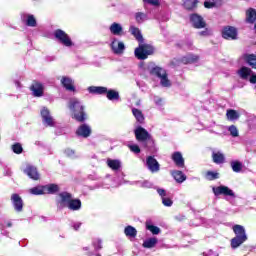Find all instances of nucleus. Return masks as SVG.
<instances>
[{
  "label": "nucleus",
  "instance_id": "40",
  "mask_svg": "<svg viewBox=\"0 0 256 256\" xmlns=\"http://www.w3.org/2000/svg\"><path fill=\"white\" fill-rule=\"evenodd\" d=\"M196 61H199V56L193 54H188L187 56L182 58V62H184L185 64L196 63Z\"/></svg>",
  "mask_w": 256,
  "mask_h": 256
},
{
  "label": "nucleus",
  "instance_id": "10",
  "mask_svg": "<svg viewBox=\"0 0 256 256\" xmlns=\"http://www.w3.org/2000/svg\"><path fill=\"white\" fill-rule=\"evenodd\" d=\"M41 117L44 125L46 127H53L55 125V120L53 119V116H51V112L48 108L44 107L41 110Z\"/></svg>",
  "mask_w": 256,
  "mask_h": 256
},
{
  "label": "nucleus",
  "instance_id": "32",
  "mask_svg": "<svg viewBox=\"0 0 256 256\" xmlns=\"http://www.w3.org/2000/svg\"><path fill=\"white\" fill-rule=\"evenodd\" d=\"M244 59L252 69H256V55L255 54H246L244 55Z\"/></svg>",
  "mask_w": 256,
  "mask_h": 256
},
{
  "label": "nucleus",
  "instance_id": "46",
  "mask_svg": "<svg viewBox=\"0 0 256 256\" xmlns=\"http://www.w3.org/2000/svg\"><path fill=\"white\" fill-rule=\"evenodd\" d=\"M12 151L16 153V155H21V153H23V146H21L20 143L13 144Z\"/></svg>",
  "mask_w": 256,
  "mask_h": 256
},
{
  "label": "nucleus",
  "instance_id": "51",
  "mask_svg": "<svg viewBox=\"0 0 256 256\" xmlns=\"http://www.w3.org/2000/svg\"><path fill=\"white\" fill-rule=\"evenodd\" d=\"M162 204L164 207H171L173 205V200H171V198L165 197L162 199Z\"/></svg>",
  "mask_w": 256,
  "mask_h": 256
},
{
  "label": "nucleus",
  "instance_id": "55",
  "mask_svg": "<svg viewBox=\"0 0 256 256\" xmlns=\"http://www.w3.org/2000/svg\"><path fill=\"white\" fill-rule=\"evenodd\" d=\"M140 187H143L144 189H151V187H153V184L149 181H144L140 183Z\"/></svg>",
  "mask_w": 256,
  "mask_h": 256
},
{
  "label": "nucleus",
  "instance_id": "57",
  "mask_svg": "<svg viewBox=\"0 0 256 256\" xmlns=\"http://www.w3.org/2000/svg\"><path fill=\"white\" fill-rule=\"evenodd\" d=\"M154 103H156V105H163V99L155 96L154 97Z\"/></svg>",
  "mask_w": 256,
  "mask_h": 256
},
{
  "label": "nucleus",
  "instance_id": "47",
  "mask_svg": "<svg viewBox=\"0 0 256 256\" xmlns=\"http://www.w3.org/2000/svg\"><path fill=\"white\" fill-rule=\"evenodd\" d=\"M206 179L208 181H215V179H219V173L208 171L206 173Z\"/></svg>",
  "mask_w": 256,
  "mask_h": 256
},
{
  "label": "nucleus",
  "instance_id": "20",
  "mask_svg": "<svg viewBox=\"0 0 256 256\" xmlns=\"http://www.w3.org/2000/svg\"><path fill=\"white\" fill-rule=\"evenodd\" d=\"M31 89L34 97H43V91L45 90L43 84L40 82H34Z\"/></svg>",
  "mask_w": 256,
  "mask_h": 256
},
{
  "label": "nucleus",
  "instance_id": "19",
  "mask_svg": "<svg viewBox=\"0 0 256 256\" xmlns=\"http://www.w3.org/2000/svg\"><path fill=\"white\" fill-rule=\"evenodd\" d=\"M110 33L116 35V37L123 36V26L117 22H114L109 27Z\"/></svg>",
  "mask_w": 256,
  "mask_h": 256
},
{
  "label": "nucleus",
  "instance_id": "8",
  "mask_svg": "<svg viewBox=\"0 0 256 256\" xmlns=\"http://www.w3.org/2000/svg\"><path fill=\"white\" fill-rule=\"evenodd\" d=\"M23 173H25V175H27L30 179H32L33 181H39L40 179V175H39V171H37V167L31 165V164H27L25 168H23Z\"/></svg>",
  "mask_w": 256,
  "mask_h": 256
},
{
  "label": "nucleus",
  "instance_id": "6",
  "mask_svg": "<svg viewBox=\"0 0 256 256\" xmlns=\"http://www.w3.org/2000/svg\"><path fill=\"white\" fill-rule=\"evenodd\" d=\"M190 24L194 27V29H205V27H207L205 18L197 13L190 15Z\"/></svg>",
  "mask_w": 256,
  "mask_h": 256
},
{
  "label": "nucleus",
  "instance_id": "26",
  "mask_svg": "<svg viewBox=\"0 0 256 256\" xmlns=\"http://www.w3.org/2000/svg\"><path fill=\"white\" fill-rule=\"evenodd\" d=\"M106 163L107 166L112 169V171H119V169H121V162L119 160L108 158Z\"/></svg>",
  "mask_w": 256,
  "mask_h": 256
},
{
  "label": "nucleus",
  "instance_id": "27",
  "mask_svg": "<svg viewBox=\"0 0 256 256\" xmlns=\"http://www.w3.org/2000/svg\"><path fill=\"white\" fill-rule=\"evenodd\" d=\"M172 177L175 179L176 183H183L187 180V176L179 170L172 171Z\"/></svg>",
  "mask_w": 256,
  "mask_h": 256
},
{
  "label": "nucleus",
  "instance_id": "28",
  "mask_svg": "<svg viewBox=\"0 0 256 256\" xmlns=\"http://www.w3.org/2000/svg\"><path fill=\"white\" fill-rule=\"evenodd\" d=\"M131 35L135 37L140 43H143V35H141V30L135 26H131L129 29Z\"/></svg>",
  "mask_w": 256,
  "mask_h": 256
},
{
  "label": "nucleus",
  "instance_id": "12",
  "mask_svg": "<svg viewBox=\"0 0 256 256\" xmlns=\"http://www.w3.org/2000/svg\"><path fill=\"white\" fill-rule=\"evenodd\" d=\"M238 75L240 79H244L245 81L249 80L251 82V77L256 75V73H254L251 68L243 66L238 70Z\"/></svg>",
  "mask_w": 256,
  "mask_h": 256
},
{
  "label": "nucleus",
  "instance_id": "4",
  "mask_svg": "<svg viewBox=\"0 0 256 256\" xmlns=\"http://www.w3.org/2000/svg\"><path fill=\"white\" fill-rule=\"evenodd\" d=\"M212 191L215 197H219L220 195H222L223 197H230L231 199H235V197H237L235 195V192L225 185L213 186Z\"/></svg>",
  "mask_w": 256,
  "mask_h": 256
},
{
  "label": "nucleus",
  "instance_id": "39",
  "mask_svg": "<svg viewBox=\"0 0 256 256\" xmlns=\"http://www.w3.org/2000/svg\"><path fill=\"white\" fill-rule=\"evenodd\" d=\"M106 97L109 99V101H118L119 92L115 90H107Z\"/></svg>",
  "mask_w": 256,
  "mask_h": 256
},
{
  "label": "nucleus",
  "instance_id": "31",
  "mask_svg": "<svg viewBox=\"0 0 256 256\" xmlns=\"http://www.w3.org/2000/svg\"><path fill=\"white\" fill-rule=\"evenodd\" d=\"M246 21L247 23H255L256 21V10L250 8L246 11Z\"/></svg>",
  "mask_w": 256,
  "mask_h": 256
},
{
  "label": "nucleus",
  "instance_id": "30",
  "mask_svg": "<svg viewBox=\"0 0 256 256\" xmlns=\"http://www.w3.org/2000/svg\"><path fill=\"white\" fill-rule=\"evenodd\" d=\"M151 74L155 75L159 79H162L163 77H165L167 75V71L161 67H154L151 70Z\"/></svg>",
  "mask_w": 256,
  "mask_h": 256
},
{
  "label": "nucleus",
  "instance_id": "35",
  "mask_svg": "<svg viewBox=\"0 0 256 256\" xmlns=\"http://www.w3.org/2000/svg\"><path fill=\"white\" fill-rule=\"evenodd\" d=\"M226 117H227L228 121H237V119H239L240 115H239V112H237V110L229 109L226 112Z\"/></svg>",
  "mask_w": 256,
  "mask_h": 256
},
{
  "label": "nucleus",
  "instance_id": "22",
  "mask_svg": "<svg viewBox=\"0 0 256 256\" xmlns=\"http://www.w3.org/2000/svg\"><path fill=\"white\" fill-rule=\"evenodd\" d=\"M132 115L135 117L137 123H139L140 125H143V123H145V115L143 114V111L132 107Z\"/></svg>",
  "mask_w": 256,
  "mask_h": 256
},
{
  "label": "nucleus",
  "instance_id": "2",
  "mask_svg": "<svg viewBox=\"0 0 256 256\" xmlns=\"http://www.w3.org/2000/svg\"><path fill=\"white\" fill-rule=\"evenodd\" d=\"M54 37L56 41H58V43H60L64 47H68L69 49H71V47H74L75 45V43H73V40H71V36H69V34L61 29H57L54 32Z\"/></svg>",
  "mask_w": 256,
  "mask_h": 256
},
{
  "label": "nucleus",
  "instance_id": "17",
  "mask_svg": "<svg viewBox=\"0 0 256 256\" xmlns=\"http://www.w3.org/2000/svg\"><path fill=\"white\" fill-rule=\"evenodd\" d=\"M75 82H73V79L67 77V76H63L61 78V84L63 85V87L65 88L66 91H72L75 92Z\"/></svg>",
  "mask_w": 256,
  "mask_h": 256
},
{
  "label": "nucleus",
  "instance_id": "60",
  "mask_svg": "<svg viewBox=\"0 0 256 256\" xmlns=\"http://www.w3.org/2000/svg\"><path fill=\"white\" fill-rule=\"evenodd\" d=\"M15 85L18 89H21V82L15 81Z\"/></svg>",
  "mask_w": 256,
  "mask_h": 256
},
{
  "label": "nucleus",
  "instance_id": "29",
  "mask_svg": "<svg viewBox=\"0 0 256 256\" xmlns=\"http://www.w3.org/2000/svg\"><path fill=\"white\" fill-rule=\"evenodd\" d=\"M57 191H59V186L56 184H48L44 186L45 195H53L54 193H57Z\"/></svg>",
  "mask_w": 256,
  "mask_h": 256
},
{
  "label": "nucleus",
  "instance_id": "25",
  "mask_svg": "<svg viewBox=\"0 0 256 256\" xmlns=\"http://www.w3.org/2000/svg\"><path fill=\"white\" fill-rule=\"evenodd\" d=\"M232 230L235 234V237H247V232L245 231V227L239 224H236L232 227Z\"/></svg>",
  "mask_w": 256,
  "mask_h": 256
},
{
  "label": "nucleus",
  "instance_id": "3",
  "mask_svg": "<svg viewBox=\"0 0 256 256\" xmlns=\"http://www.w3.org/2000/svg\"><path fill=\"white\" fill-rule=\"evenodd\" d=\"M153 51H155L153 46L140 43L139 47L135 49L134 53L137 59L145 60L147 57H149V55H153Z\"/></svg>",
  "mask_w": 256,
  "mask_h": 256
},
{
  "label": "nucleus",
  "instance_id": "54",
  "mask_svg": "<svg viewBox=\"0 0 256 256\" xmlns=\"http://www.w3.org/2000/svg\"><path fill=\"white\" fill-rule=\"evenodd\" d=\"M217 4L215 2H211V1H206L204 2V7L206 9H213V7H216Z\"/></svg>",
  "mask_w": 256,
  "mask_h": 256
},
{
  "label": "nucleus",
  "instance_id": "45",
  "mask_svg": "<svg viewBox=\"0 0 256 256\" xmlns=\"http://www.w3.org/2000/svg\"><path fill=\"white\" fill-rule=\"evenodd\" d=\"M228 131L231 137H239V129L235 125H231L228 127Z\"/></svg>",
  "mask_w": 256,
  "mask_h": 256
},
{
  "label": "nucleus",
  "instance_id": "1",
  "mask_svg": "<svg viewBox=\"0 0 256 256\" xmlns=\"http://www.w3.org/2000/svg\"><path fill=\"white\" fill-rule=\"evenodd\" d=\"M68 107L72 113L73 119H75L79 123H83L84 121H87L85 106H83V103L79 99L77 98L70 99Z\"/></svg>",
  "mask_w": 256,
  "mask_h": 256
},
{
  "label": "nucleus",
  "instance_id": "16",
  "mask_svg": "<svg viewBox=\"0 0 256 256\" xmlns=\"http://www.w3.org/2000/svg\"><path fill=\"white\" fill-rule=\"evenodd\" d=\"M146 165L151 173H157V171H159V162H157V159H154L152 156L147 158Z\"/></svg>",
  "mask_w": 256,
  "mask_h": 256
},
{
  "label": "nucleus",
  "instance_id": "49",
  "mask_svg": "<svg viewBox=\"0 0 256 256\" xmlns=\"http://www.w3.org/2000/svg\"><path fill=\"white\" fill-rule=\"evenodd\" d=\"M144 3H148V5H152V7H160L161 0H143Z\"/></svg>",
  "mask_w": 256,
  "mask_h": 256
},
{
  "label": "nucleus",
  "instance_id": "11",
  "mask_svg": "<svg viewBox=\"0 0 256 256\" xmlns=\"http://www.w3.org/2000/svg\"><path fill=\"white\" fill-rule=\"evenodd\" d=\"M91 132V126H89L88 124H81L76 130V135H78V137H83L84 139H87V137L91 136Z\"/></svg>",
  "mask_w": 256,
  "mask_h": 256
},
{
  "label": "nucleus",
  "instance_id": "43",
  "mask_svg": "<svg viewBox=\"0 0 256 256\" xmlns=\"http://www.w3.org/2000/svg\"><path fill=\"white\" fill-rule=\"evenodd\" d=\"M231 167L235 173H239L243 169V164L239 161H234L231 163Z\"/></svg>",
  "mask_w": 256,
  "mask_h": 256
},
{
  "label": "nucleus",
  "instance_id": "53",
  "mask_svg": "<svg viewBox=\"0 0 256 256\" xmlns=\"http://www.w3.org/2000/svg\"><path fill=\"white\" fill-rule=\"evenodd\" d=\"M156 191L158 195H160L161 199H165V197H167V190L163 188H157Z\"/></svg>",
  "mask_w": 256,
  "mask_h": 256
},
{
  "label": "nucleus",
  "instance_id": "61",
  "mask_svg": "<svg viewBox=\"0 0 256 256\" xmlns=\"http://www.w3.org/2000/svg\"><path fill=\"white\" fill-rule=\"evenodd\" d=\"M140 105H141V100H138V101L136 102V106L139 107Z\"/></svg>",
  "mask_w": 256,
  "mask_h": 256
},
{
  "label": "nucleus",
  "instance_id": "18",
  "mask_svg": "<svg viewBox=\"0 0 256 256\" xmlns=\"http://www.w3.org/2000/svg\"><path fill=\"white\" fill-rule=\"evenodd\" d=\"M171 159L174 161L177 167H185V159L183 158V154H181V152H174L171 156Z\"/></svg>",
  "mask_w": 256,
  "mask_h": 256
},
{
  "label": "nucleus",
  "instance_id": "58",
  "mask_svg": "<svg viewBox=\"0 0 256 256\" xmlns=\"http://www.w3.org/2000/svg\"><path fill=\"white\" fill-rule=\"evenodd\" d=\"M94 247H95V249H101V248H102V246H101V240H96V241L94 242Z\"/></svg>",
  "mask_w": 256,
  "mask_h": 256
},
{
  "label": "nucleus",
  "instance_id": "44",
  "mask_svg": "<svg viewBox=\"0 0 256 256\" xmlns=\"http://www.w3.org/2000/svg\"><path fill=\"white\" fill-rule=\"evenodd\" d=\"M160 85L161 87H171V80H169L167 74L160 78Z\"/></svg>",
  "mask_w": 256,
  "mask_h": 256
},
{
  "label": "nucleus",
  "instance_id": "24",
  "mask_svg": "<svg viewBox=\"0 0 256 256\" xmlns=\"http://www.w3.org/2000/svg\"><path fill=\"white\" fill-rule=\"evenodd\" d=\"M67 209L70 211H79L81 209V200L79 199H70V202H68V206H66Z\"/></svg>",
  "mask_w": 256,
  "mask_h": 256
},
{
  "label": "nucleus",
  "instance_id": "7",
  "mask_svg": "<svg viewBox=\"0 0 256 256\" xmlns=\"http://www.w3.org/2000/svg\"><path fill=\"white\" fill-rule=\"evenodd\" d=\"M110 47L114 55H123L125 53V43L117 38L112 39Z\"/></svg>",
  "mask_w": 256,
  "mask_h": 256
},
{
  "label": "nucleus",
  "instance_id": "34",
  "mask_svg": "<svg viewBox=\"0 0 256 256\" xmlns=\"http://www.w3.org/2000/svg\"><path fill=\"white\" fill-rule=\"evenodd\" d=\"M158 243V240L157 238L153 237V238H148L146 239L142 246L145 248V249H153V247H155V245H157Z\"/></svg>",
  "mask_w": 256,
  "mask_h": 256
},
{
  "label": "nucleus",
  "instance_id": "36",
  "mask_svg": "<svg viewBox=\"0 0 256 256\" xmlns=\"http://www.w3.org/2000/svg\"><path fill=\"white\" fill-rule=\"evenodd\" d=\"M212 157H213L214 163H218V164L225 163V155H223V153L221 152H213Z\"/></svg>",
  "mask_w": 256,
  "mask_h": 256
},
{
  "label": "nucleus",
  "instance_id": "15",
  "mask_svg": "<svg viewBox=\"0 0 256 256\" xmlns=\"http://www.w3.org/2000/svg\"><path fill=\"white\" fill-rule=\"evenodd\" d=\"M222 37L224 39H237V29L235 27H226L222 31Z\"/></svg>",
  "mask_w": 256,
  "mask_h": 256
},
{
  "label": "nucleus",
  "instance_id": "9",
  "mask_svg": "<svg viewBox=\"0 0 256 256\" xmlns=\"http://www.w3.org/2000/svg\"><path fill=\"white\" fill-rule=\"evenodd\" d=\"M134 134L137 141H142V142L151 141V134H149V132L141 126H138L135 129Z\"/></svg>",
  "mask_w": 256,
  "mask_h": 256
},
{
  "label": "nucleus",
  "instance_id": "50",
  "mask_svg": "<svg viewBox=\"0 0 256 256\" xmlns=\"http://www.w3.org/2000/svg\"><path fill=\"white\" fill-rule=\"evenodd\" d=\"M128 147L132 153H141V148L137 144H129Z\"/></svg>",
  "mask_w": 256,
  "mask_h": 256
},
{
  "label": "nucleus",
  "instance_id": "33",
  "mask_svg": "<svg viewBox=\"0 0 256 256\" xmlns=\"http://www.w3.org/2000/svg\"><path fill=\"white\" fill-rule=\"evenodd\" d=\"M124 234L130 239H135V237H137V229H135L133 226H127L124 229Z\"/></svg>",
  "mask_w": 256,
  "mask_h": 256
},
{
  "label": "nucleus",
  "instance_id": "23",
  "mask_svg": "<svg viewBox=\"0 0 256 256\" xmlns=\"http://www.w3.org/2000/svg\"><path fill=\"white\" fill-rule=\"evenodd\" d=\"M87 90L92 95H103L104 93H107V87L103 86H90Z\"/></svg>",
  "mask_w": 256,
  "mask_h": 256
},
{
  "label": "nucleus",
  "instance_id": "14",
  "mask_svg": "<svg viewBox=\"0 0 256 256\" xmlns=\"http://www.w3.org/2000/svg\"><path fill=\"white\" fill-rule=\"evenodd\" d=\"M11 201L14 210L17 211V213H21V211H23V199H21L18 194H12Z\"/></svg>",
  "mask_w": 256,
  "mask_h": 256
},
{
  "label": "nucleus",
  "instance_id": "37",
  "mask_svg": "<svg viewBox=\"0 0 256 256\" xmlns=\"http://www.w3.org/2000/svg\"><path fill=\"white\" fill-rule=\"evenodd\" d=\"M31 195H45V186H36L29 189Z\"/></svg>",
  "mask_w": 256,
  "mask_h": 256
},
{
  "label": "nucleus",
  "instance_id": "59",
  "mask_svg": "<svg viewBox=\"0 0 256 256\" xmlns=\"http://www.w3.org/2000/svg\"><path fill=\"white\" fill-rule=\"evenodd\" d=\"M79 227H81V223L77 222L76 224H74L75 231H77V229H79Z\"/></svg>",
  "mask_w": 256,
  "mask_h": 256
},
{
  "label": "nucleus",
  "instance_id": "48",
  "mask_svg": "<svg viewBox=\"0 0 256 256\" xmlns=\"http://www.w3.org/2000/svg\"><path fill=\"white\" fill-rule=\"evenodd\" d=\"M64 153H65V156L66 157H70V159H75V157H77V154L74 152V150L73 149H71V148H67L65 151H64Z\"/></svg>",
  "mask_w": 256,
  "mask_h": 256
},
{
  "label": "nucleus",
  "instance_id": "52",
  "mask_svg": "<svg viewBox=\"0 0 256 256\" xmlns=\"http://www.w3.org/2000/svg\"><path fill=\"white\" fill-rule=\"evenodd\" d=\"M198 35L200 37H209V35H211V30H209L208 28H205L204 30L198 32Z\"/></svg>",
  "mask_w": 256,
  "mask_h": 256
},
{
  "label": "nucleus",
  "instance_id": "13",
  "mask_svg": "<svg viewBox=\"0 0 256 256\" xmlns=\"http://www.w3.org/2000/svg\"><path fill=\"white\" fill-rule=\"evenodd\" d=\"M21 20L27 27H37V19L33 14L23 13L21 14Z\"/></svg>",
  "mask_w": 256,
  "mask_h": 256
},
{
  "label": "nucleus",
  "instance_id": "42",
  "mask_svg": "<svg viewBox=\"0 0 256 256\" xmlns=\"http://www.w3.org/2000/svg\"><path fill=\"white\" fill-rule=\"evenodd\" d=\"M149 19V16L143 12H137L135 14V20L137 23H144V21H147Z\"/></svg>",
  "mask_w": 256,
  "mask_h": 256
},
{
  "label": "nucleus",
  "instance_id": "5",
  "mask_svg": "<svg viewBox=\"0 0 256 256\" xmlns=\"http://www.w3.org/2000/svg\"><path fill=\"white\" fill-rule=\"evenodd\" d=\"M72 198H73V195H71V193H69V192L59 193L56 198V203H57L58 209H65V207H67L69 205Z\"/></svg>",
  "mask_w": 256,
  "mask_h": 256
},
{
  "label": "nucleus",
  "instance_id": "21",
  "mask_svg": "<svg viewBox=\"0 0 256 256\" xmlns=\"http://www.w3.org/2000/svg\"><path fill=\"white\" fill-rule=\"evenodd\" d=\"M248 237L243 236V237H237L235 236L234 238L231 239L230 245L232 249H239L247 241Z\"/></svg>",
  "mask_w": 256,
  "mask_h": 256
},
{
  "label": "nucleus",
  "instance_id": "41",
  "mask_svg": "<svg viewBox=\"0 0 256 256\" xmlns=\"http://www.w3.org/2000/svg\"><path fill=\"white\" fill-rule=\"evenodd\" d=\"M183 5L185 9L191 11V9H195V7H197V0H183Z\"/></svg>",
  "mask_w": 256,
  "mask_h": 256
},
{
  "label": "nucleus",
  "instance_id": "38",
  "mask_svg": "<svg viewBox=\"0 0 256 256\" xmlns=\"http://www.w3.org/2000/svg\"><path fill=\"white\" fill-rule=\"evenodd\" d=\"M146 229L150 231L152 235H159V233H161V228L151 224V222H146Z\"/></svg>",
  "mask_w": 256,
  "mask_h": 256
},
{
  "label": "nucleus",
  "instance_id": "56",
  "mask_svg": "<svg viewBox=\"0 0 256 256\" xmlns=\"http://www.w3.org/2000/svg\"><path fill=\"white\" fill-rule=\"evenodd\" d=\"M7 227H13V223H11L10 220H7L4 222V225L2 226V229H7Z\"/></svg>",
  "mask_w": 256,
  "mask_h": 256
}]
</instances>
